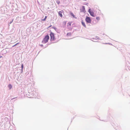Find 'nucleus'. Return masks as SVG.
I'll return each mask as SVG.
<instances>
[{"label":"nucleus","mask_w":130,"mask_h":130,"mask_svg":"<svg viewBox=\"0 0 130 130\" xmlns=\"http://www.w3.org/2000/svg\"><path fill=\"white\" fill-rule=\"evenodd\" d=\"M49 39V37L48 35L45 36L42 41V42L45 43H47Z\"/></svg>","instance_id":"1"},{"label":"nucleus","mask_w":130,"mask_h":130,"mask_svg":"<svg viewBox=\"0 0 130 130\" xmlns=\"http://www.w3.org/2000/svg\"><path fill=\"white\" fill-rule=\"evenodd\" d=\"M51 37V41H54L55 39L54 35L53 33L51 32L50 35Z\"/></svg>","instance_id":"2"},{"label":"nucleus","mask_w":130,"mask_h":130,"mask_svg":"<svg viewBox=\"0 0 130 130\" xmlns=\"http://www.w3.org/2000/svg\"><path fill=\"white\" fill-rule=\"evenodd\" d=\"M85 20L87 23H91V19L89 17H87L86 18Z\"/></svg>","instance_id":"3"},{"label":"nucleus","mask_w":130,"mask_h":130,"mask_svg":"<svg viewBox=\"0 0 130 130\" xmlns=\"http://www.w3.org/2000/svg\"><path fill=\"white\" fill-rule=\"evenodd\" d=\"M62 12H63V10H62V11H59L58 12L59 15L61 18H62L63 17L62 15Z\"/></svg>","instance_id":"4"},{"label":"nucleus","mask_w":130,"mask_h":130,"mask_svg":"<svg viewBox=\"0 0 130 130\" xmlns=\"http://www.w3.org/2000/svg\"><path fill=\"white\" fill-rule=\"evenodd\" d=\"M82 25L84 26L85 27H86V25L85 24V23L84 22L83 20H82Z\"/></svg>","instance_id":"5"},{"label":"nucleus","mask_w":130,"mask_h":130,"mask_svg":"<svg viewBox=\"0 0 130 130\" xmlns=\"http://www.w3.org/2000/svg\"><path fill=\"white\" fill-rule=\"evenodd\" d=\"M90 15L92 16L93 17H94V13H93V12H90V13H89Z\"/></svg>","instance_id":"6"},{"label":"nucleus","mask_w":130,"mask_h":130,"mask_svg":"<svg viewBox=\"0 0 130 130\" xmlns=\"http://www.w3.org/2000/svg\"><path fill=\"white\" fill-rule=\"evenodd\" d=\"M71 22H69L67 24V26H71Z\"/></svg>","instance_id":"7"},{"label":"nucleus","mask_w":130,"mask_h":130,"mask_svg":"<svg viewBox=\"0 0 130 130\" xmlns=\"http://www.w3.org/2000/svg\"><path fill=\"white\" fill-rule=\"evenodd\" d=\"M8 87L10 89L12 87V85L11 84H9Z\"/></svg>","instance_id":"8"},{"label":"nucleus","mask_w":130,"mask_h":130,"mask_svg":"<svg viewBox=\"0 0 130 130\" xmlns=\"http://www.w3.org/2000/svg\"><path fill=\"white\" fill-rule=\"evenodd\" d=\"M71 15L73 17V18H75V16L72 13H71Z\"/></svg>","instance_id":"9"},{"label":"nucleus","mask_w":130,"mask_h":130,"mask_svg":"<svg viewBox=\"0 0 130 130\" xmlns=\"http://www.w3.org/2000/svg\"><path fill=\"white\" fill-rule=\"evenodd\" d=\"M96 19L98 20H100V18L99 17H96Z\"/></svg>","instance_id":"10"},{"label":"nucleus","mask_w":130,"mask_h":130,"mask_svg":"<svg viewBox=\"0 0 130 130\" xmlns=\"http://www.w3.org/2000/svg\"><path fill=\"white\" fill-rule=\"evenodd\" d=\"M19 42L18 43H17L16 44H15L12 47H13L16 46V45H17L18 44H19Z\"/></svg>","instance_id":"11"},{"label":"nucleus","mask_w":130,"mask_h":130,"mask_svg":"<svg viewBox=\"0 0 130 130\" xmlns=\"http://www.w3.org/2000/svg\"><path fill=\"white\" fill-rule=\"evenodd\" d=\"M92 11H91V9H89V10H88V12L89 13H90V12H92Z\"/></svg>","instance_id":"12"},{"label":"nucleus","mask_w":130,"mask_h":130,"mask_svg":"<svg viewBox=\"0 0 130 130\" xmlns=\"http://www.w3.org/2000/svg\"><path fill=\"white\" fill-rule=\"evenodd\" d=\"M21 68H22V69L23 68V64H22L21 65Z\"/></svg>","instance_id":"13"},{"label":"nucleus","mask_w":130,"mask_h":130,"mask_svg":"<svg viewBox=\"0 0 130 130\" xmlns=\"http://www.w3.org/2000/svg\"><path fill=\"white\" fill-rule=\"evenodd\" d=\"M45 20H46L44 18L43 19L41 20L42 21H45Z\"/></svg>","instance_id":"14"},{"label":"nucleus","mask_w":130,"mask_h":130,"mask_svg":"<svg viewBox=\"0 0 130 130\" xmlns=\"http://www.w3.org/2000/svg\"><path fill=\"white\" fill-rule=\"evenodd\" d=\"M47 17L46 16H45V18L44 19H45V20H46V18H47Z\"/></svg>","instance_id":"15"},{"label":"nucleus","mask_w":130,"mask_h":130,"mask_svg":"<svg viewBox=\"0 0 130 130\" xmlns=\"http://www.w3.org/2000/svg\"><path fill=\"white\" fill-rule=\"evenodd\" d=\"M83 8L84 9H85V7L84 6H83Z\"/></svg>","instance_id":"16"},{"label":"nucleus","mask_w":130,"mask_h":130,"mask_svg":"<svg viewBox=\"0 0 130 130\" xmlns=\"http://www.w3.org/2000/svg\"><path fill=\"white\" fill-rule=\"evenodd\" d=\"M84 1H86V0H84Z\"/></svg>","instance_id":"17"}]
</instances>
